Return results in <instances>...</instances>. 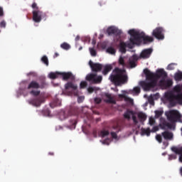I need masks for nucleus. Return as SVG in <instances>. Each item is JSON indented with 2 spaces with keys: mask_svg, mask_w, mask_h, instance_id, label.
Masks as SVG:
<instances>
[{
  "mask_svg": "<svg viewBox=\"0 0 182 182\" xmlns=\"http://www.w3.org/2000/svg\"><path fill=\"white\" fill-rule=\"evenodd\" d=\"M144 73L146 75V80L141 81L139 85L146 92L156 87L157 80L160 79V77H163V79L159 81V86L164 87V89H168V87L173 86V81L171 80H164L165 77H167V73L164 69L158 70L156 73L154 74L146 68L144 70Z\"/></svg>",
  "mask_w": 182,
  "mask_h": 182,
  "instance_id": "nucleus-1",
  "label": "nucleus"
},
{
  "mask_svg": "<svg viewBox=\"0 0 182 182\" xmlns=\"http://www.w3.org/2000/svg\"><path fill=\"white\" fill-rule=\"evenodd\" d=\"M129 35H130L129 42L132 45H137V43H141V41L144 43H150L154 41V38L151 36H146L144 32H140L134 29H131L128 31Z\"/></svg>",
  "mask_w": 182,
  "mask_h": 182,
  "instance_id": "nucleus-2",
  "label": "nucleus"
},
{
  "mask_svg": "<svg viewBox=\"0 0 182 182\" xmlns=\"http://www.w3.org/2000/svg\"><path fill=\"white\" fill-rule=\"evenodd\" d=\"M109 80L115 85V86H120L127 83L128 77L126 75V70L116 68L112 74L109 76Z\"/></svg>",
  "mask_w": 182,
  "mask_h": 182,
  "instance_id": "nucleus-3",
  "label": "nucleus"
},
{
  "mask_svg": "<svg viewBox=\"0 0 182 182\" xmlns=\"http://www.w3.org/2000/svg\"><path fill=\"white\" fill-rule=\"evenodd\" d=\"M165 97L168 100L170 106L173 107L177 105H182V93L174 95L173 92H167L165 94Z\"/></svg>",
  "mask_w": 182,
  "mask_h": 182,
  "instance_id": "nucleus-4",
  "label": "nucleus"
},
{
  "mask_svg": "<svg viewBox=\"0 0 182 182\" xmlns=\"http://www.w3.org/2000/svg\"><path fill=\"white\" fill-rule=\"evenodd\" d=\"M49 77L50 79H58V77H59V76H62L63 77V80H75V75H73V74L70 72H68V73H59V72H56V73H50L49 74Z\"/></svg>",
  "mask_w": 182,
  "mask_h": 182,
  "instance_id": "nucleus-5",
  "label": "nucleus"
},
{
  "mask_svg": "<svg viewBox=\"0 0 182 182\" xmlns=\"http://www.w3.org/2000/svg\"><path fill=\"white\" fill-rule=\"evenodd\" d=\"M68 92V95L70 96L72 95H73V96H79V91H77V85L73 83V82L70 81L68 82L67 83H65V91L63 92H66L67 90H70Z\"/></svg>",
  "mask_w": 182,
  "mask_h": 182,
  "instance_id": "nucleus-6",
  "label": "nucleus"
},
{
  "mask_svg": "<svg viewBox=\"0 0 182 182\" xmlns=\"http://www.w3.org/2000/svg\"><path fill=\"white\" fill-rule=\"evenodd\" d=\"M46 18H48L46 13H44L40 10L33 11V21L36 22V23H39L42 19L46 21Z\"/></svg>",
  "mask_w": 182,
  "mask_h": 182,
  "instance_id": "nucleus-7",
  "label": "nucleus"
},
{
  "mask_svg": "<svg viewBox=\"0 0 182 182\" xmlns=\"http://www.w3.org/2000/svg\"><path fill=\"white\" fill-rule=\"evenodd\" d=\"M85 79L87 82H92V83H101L102 80H103V77L102 75L97 76V74L90 73L87 75Z\"/></svg>",
  "mask_w": 182,
  "mask_h": 182,
  "instance_id": "nucleus-8",
  "label": "nucleus"
},
{
  "mask_svg": "<svg viewBox=\"0 0 182 182\" xmlns=\"http://www.w3.org/2000/svg\"><path fill=\"white\" fill-rule=\"evenodd\" d=\"M152 35L156 39H159V41H163V39H164V29L162 27L156 28L153 31Z\"/></svg>",
  "mask_w": 182,
  "mask_h": 182,
  "instance_id": "nucleus-9",
  "label": "nucleus"
},
{
  "mask_svg": "<svg viewBox=\"0 0 182 182\" xmlns=\"http://www.w3.org/2000/svg\"><path fill=\"white\" fill-rule=\"evenodd\" d=\"M46 85V82H45V80H43L40 84L38 82L33 80L29 83L27 89H43Z\"/></svg>",
  "mask_w": 182,
  "mask_h": 182,
  "instance_id": "nucleus-10",
  "label": "nucleus"
},
{
  "mask_svg": "<svg viewBox=\"0 0 182 182\" xmlns=\"http://www.w3.org/2000/svg\"><path fill=\"white\" fill-rule=\"evenodd\" d=\"M124 119H127V120H130V119H132V120L134 124H137V123H139V121L137 120V117H136V113L130 109H127L124 113Z\"/></svg>",
  "mask_w": 182,
  "mask_h": 182,
  "instance_id": "nucleus-11",
  "label": "nucleus"
},
{
  "mask_svg": "<svg viewBox=\"0 0 182 182\" xmlns=\"http://www.w3.org/2000/svg\"><path fill=\"white\" fill-rule=\"evenodd\" d=\"M107 33L108 36H112V35H114L115 36H120L122 32V30H119L117 27L109 26L107 29Z\"/></svg>",
  "mask_w": 182,
  "mask_h": 182,
  "instance_id": "nucleus-12",
  "label": "nucleus"
},
{
  "mask_svg": "<svg viewBox=\"0 0 182 182\" xmlns=\"http://www.w3.org/2000/svg\"><path fill=\"white\" fill-rule=\"evenodd\" d=\"M153 53V48H146L141 51L139 55V59H149Z\"/></svg>",
  "mask_w": 182,
  "mask_h": 182,
  "instance_id": "nucleus-13",
  "label": "nucleus"
},
{
  "mask_svg": "<svg viewBox=\"0 0 182 182\" xmlns=\"http://www.w3.org/2000/svg\"><path fill=\"white\" fill-rule=\"evenodd\" d=\"M89 65L90 66L92 72H100L103 68V65L100 63H94L92 60H90Z\"/></svg>",
  "mask_w": 182,
  "mask_h": 182,
  "instance_id": "nucleus-14",
  "label": "nucleus"
},
{
  "mask_svg": "<svg viewBox=\"0 0 182 182\" xmlns=\"http://www.w3.org/2000/svg\"><path fill=\"white\" fill-rule=\"evenodd\" d=\"M45 100L42 97H38L36 99L30 100L28 101L29 105H32L33 106H36V107H39L42 103H43Z\"/></svg>",
  "mask_w": 182,
  "mask_h": 182,
  "instance_id": "nucleus-15",
  "label": "nucleus"
},
{
  "mask_svg": "<svg viewBox=\"0 0 182 182\" xmlns=\"http://www.w3.org/2000/svg\"><path fill=\"white\" fill-rule=\"evenodd\" d=\"M140 59L138 55L134 54L129 58V66L131 68H136L137 66V64L136 63Z\"/></svg>",
  "mask_w": 182,
  "mask_h": 182,
  "instance_id": "nucleus-16",
  "label": "nucleus"
},
{
  "mask_svg": "<svg viewBox=\"0 0 182 182\" xmlns=\"http://www.w3.org/2000/svg\"><path fill=\"white\" fill-rule=\"evenodd\" d=\"M132 45H133L132 43V42L126 44V43L124 42H121L119 43V50L120 52H122V53H126V48H132Z\"/></svg>",
  "mask_w": 182,
  "mask_h": 182,
  "instance_id": "nucleus-17",
  "label": "nucleus"
},
{
  "mask_svg": "<svg viewBox=\"0 0 182 182\" xmlns=\"http://www.w3.org/2000/svg\"><path fill=\"white\" fill-rule=\"evenodd\" d=\"M132 45H133L132 43V42L126 44V43L124 42H121L119 43V50L120 52H122V53H126V48H132Z\"/></svg>",
  "mask_w": 182,
  "mask_h": 182,
  "instance_id": "nucleus-18",
  "label": "nucleus"
},
{
  "mask_svg": "<svg viewBox=\"0 0 182 182\" xmlns=\"http://www.w3.org/2000/svg\"><path fill=\"white\" fill-rule=\"evenodd\" d=\"M105 97H107V99L105 100L106 103H111L112 105H116V100H114V98L112 96V94L105 93Z\"/></svg>",
  "mask_w": 182,
  "mask_h": 182,
  "instance_id": "nucleus-19",
  "label": "nucleus"
},
{
  "mask_svg": "<svg viewBox=\"0 0 182 182\" xmlns=\"http://www.w3.org/2000/svg\"><path fill=\"white\" fill-rule=\"evenodd\" d=\"M161 134L165 140H171V139H173V133L168 131H165L162 132Z\"/></svg>",
  "mask_w": 182,
  "mask_h": 182,
  "instance_id": "nucleus-20",
  "label": "nucleus"
},
{
  "mask_svg": "<svg viewBox=\"0 0 182 182\" xmlns=\"http://www.w3.org/2000/svg\"><path fill=\"white\" fill-rule=\"evenodd\" d=\"M113 69V67L110 65H107L104 67V69L102 70V74L106 76L109 72H110Z\"/></svg>",
  "mask_w": 182,
  "mask_h": 182,
  "instance_id": "nucleus-21",
  "label": "nucleus"
},
{
  "mask_svg": "<svg viewBox=\"0 0 182 182\" xmlns=\"http://www.w3.org/2000/svg\"><path fill=\"white\" fill-rule=\"evenodd\" d=\"M171 151H173V153H176V154H179L180 156L182 155V146L179 148L177 146H173L171 148Z\"/></svg>",
  "mask_w": 182,
  "mask_h": 182,
  "instance_id": "nucleus-22",
  "label": "nucleus"
},
{
  "mask_svg": "<svg viewBox=\"0 0 182 182\" xmlns=\"http://www.w3.org/2000/svg\"><path fill=\"white\" fill-rule=\"evenodd\" d=\"M137 116H138V119L141 122H144V120H146V119H147V116H146V114H144L143 112H139Z\"/></svg>",
  "mask_w": 182,
  "mask_h": 182,
  "instance_id": "nucleus-23",
  "label": "nucleus"
},
{
  "mask_svg": "<svg viewBox=\"0 0 182 182\" xmlns=\"http://www.w3.org/2000/svg\"><path fill=\"white\" fill-rule=\"evenodd\" d=\"M175 80L176 82H181L182 80V72L176 73L174 76Z\"/></svg>",
  "mask_w": 182,
  "mask_h": 182,
  "instance_id": "nucleus-24",
  "label": "nucleus"
},
{
  "mask_svg": "<svg viewBox=\"0 0 182 182\" xmlns=\"http://www.w3.org/2000/svg\"><path fill=\"white\" fill-rule=\"evenodd\" d=\"M107 53L110 55H116V49L110 46L107 48Z\"/></svg>",
  "mask_w": 182,
  "mask_h": 182,
  "instance_id": "nucleus-25",
  "label": "nucleus"
},
{
  "mask_svg": "<svg viewBox=\"0 0 182 182\" xmlns=\"http://www.w3.org/2000/svg\"><path fill=\"white\" fill-rule=\"evenodd\" d=\"M118 63L119 66H122V68H125L126 62H124V58H123L122 56H120L119 58Z\"/></svg>",
  "mask_w": 182,
  "mask_h": 182,
  "instance_id": "nucleus-26",
  "label": "nucleus"
},
{
  "mask_svg": "<svg viewBox=\"0 0 182 182\" xmlns=\"http://www.w3.org/2000/svg\"><path fill=\"white\" fill-rule=\"evenodd\" d=\"M60 48L64 49V50H69V49H70V45H69L68 43H63L60 45Z\"/></svg>",
  "mask_w": 182,
  "mask_h": 182,
  "instance_id": "nucleus-27",
  "label": "nucleus"
},
{
  "mask_svg": "<svg viewBox=\"0 0 182 182\" xmlns=\"http://www.w3.org/2000/svg\"><path fill=\"white\" fill-rule=\"evenodd\" d=\"M41 62L44 63L46 66H49V60L48 59V57L46 55H43L41 58Z\"/></svg>",
  "mask_w": 182,
  "mask_h": 182,
  "instance_id": "nucleus-28",
  "label": "nucleus"
},
{
  "mask_svg": "<svg viewBox=\"0 0 182 182\" xmlns=\"http://www.w3.org/2000/svg\"><path fill=\"white\" fill-rule=\"evenodd\" d=\"M141 133L144 135L150 136V133H151V132L150 131V128H148L146 129H141Z\"/></svg>",
  "mask_w": 182,
  "mask_h": 182,
  "instance_id": "nucleus-29",
  "label": "nucleus"
},
{
  "mask_svg": "<svg viewBox=\"0 0 182 182\" xmlns=\"http://www.w3.org/2000/svg\"><path fill=\"white\" fill-rule=\"evenodd\" d=\"M176 63H171L167 66V70H174L176 68L174 66H176Z\"/></svg>",
  "mask_w": 182,
  "mask_h": 182,
  "instance_id": "nucleus-30",
  "label": "nucleus"
},
{
  "mask_svg": "<svg viewBox=\"0 0 182 182\" xmlns=\"http://www.w3.org/2000/svg\"><path fill=\"white\" fill-rule=\"evenodd\" d=\"M30 94L32 95L33 96H39V95H41V91H39V90H31L30 92Z\"/></svg>",
  "mask_w": 182,
  "mask_h": 182,
  "instance_id": "nucleus-31",
  "label": "nucleus"
},
{
  "mask_svg": "<svg viewBox=\"0 0 182 182\" xmlns=\"http://www.w3.org/2000/svg\"><path fill=\"white\" fill-rule=\"evenodd\" d=\"M90 53L91 56H96V55H97L96 50H95L93 48H90Z\"/></svg>",
  "mask_w": 182,
  "mask_h": 182,
  "instance_id": "nucleus-32",
  "label": "nucleus"
},
{
  "mask_svg": "<svg viewBox=\"0 0 182 182\" xmlns=\"http://www.w3.org/2000/svg\"><path fill=\"white\" fill-rule=\"evenodd\" d=\"M87 86V82L86 81H82L80 84V89H85Z\"/></svg>",
  "mask_w": 182,
  "mask_h": 182,
  "instance_id": "nucleus-33",
  "label": "nucleus"
},
{
  "mask_svg": "<svg viewBox=\"0 0 182 182\" xmlns=\"http://www.w3.org/2000/svg\"><path fill=\"white\" fill-rule=\"evenodd\" d=\"M100 134H101V137H106V136H109V131H106V130L101 131Z\"/></svg>",
  "mask_w": 182,
  "mask_h": 182,
  "instance_id": "nucleus-34",
  "label": "nucleus"
},
{
  "mask_svg": "<svg viewBox=\"0 0 182 182\" xmlns=\"http://www.w3.org/2000/svg\"><path fill=\"white\" fill-rule=\"evenodd\" d=\"M156 139L157 140V141H159V143L163 142V137L160 134H156Z\"/></svg>",
  "mask_w": 182,
  "mask_h": 182,
  "instance_id": "nucleus-35",
  "label": "nucleus"
},
{
  "mask_svg": "<svg viewBox=\"0 0 182 182\" xmlns=\"http://www.w3.org/2000/svg\"><path fill=\"white\" fill-rule=\"evenodd\" d=\"M155 114L156 117H160L163 114V111L156 110L155 111Z\"/></svg>",
  "mask_w": 182,
  "mask_h": 182,
  "instance_id": "nucleus-36",
  "label": "nucleus"
},
{
  "mask_svg": "<svg viewBox=\"0 0 182 182\" xmlns=\"http://www.w3.org/2000/svg\"><path fill=\"white\" fill-rule=\"evenodd\" d=\"M94 102L97 105H100V103H102V99L100 97H96V98H95Z\"/></svg>",
  "mask_w": 182,
  "mask_h": 182,
  "instance_id": "nucleus-37",
  "label": "nucleus"
},
{
  "mask_svg": "<svg viewBox=\"0 0 182 182\" xmlns=\"http://www.w3.org/2000/svg\"><path fill=\"white\" fill-rule=\"evenodd\" d=\"M174 89H175L176 92H178V93H180L181 92L182 88H181V86L177 85L175 87Z\"/></svg>",
  "mask_w": 182,
  "mask_h": 182,
  "instance_id": "nucleus-38",
  "label": "nucleus"
},
{
  "mask_svg": "<svg viewBox=\"0 0 182 182\" xmlns=\"http://www.w3.org/2000/svg\"><path fill=\"white\" fill-rule=\"evenodd\" d=\"M31 8H33V9H37V11H39V7H38V4L36 2L33 3Z\"/></svg>",
  "mask_w": 182,
  "mask_h": 182,
  "instance_id": "nucleus-39",
  "label": "nucleus"
},
{
  "mask_svg": "<svg viewBox=\"0 0 182 182\" xmlns=\"http://www.w3.org/2000/svg\"><path fill=\"white\" fill-rule=\"evenodd\" d=\"M6 22L5 21H2L0 23V28H6Z\"/></svg>",
  "mask_w": 182,
  "mask_h": 182,
  "instance_id": "nucleus-40",
  "label": "nucleus"
},
{
  "mask_svg": "<svg viewBox=\"0 0 182 182\" xmlns=\"http://www.w3.org/2000/svg\"><path fill=\"white\" fill-rule=\"evenodd\" d=\"M133 91L134 92V93H140V87H134Z\"/></svg>",
  "mask_w": 182,
  "mask_h": 182,
  "instance_id": "nucleus-41",
  "label": "nucleus"
},
{
  "mask_svg": "<svg viewBox=\"0 0 182 182\" xmlns=\"http://www.w3.org/2000/svg\"><path fill=\"white\" fill-rule=\"evenodd\" d=\"M154 123H156V121L153 118L150 117L149 118V124L151 126H153V125H154Z\"/></svg>",
  "mask_w": 182,
  "mask_h": 182,
  "instance_id": "nucleus-42",
  "label": "nucleus"
},
{
  "mask_svg": "<svg viewBox=\"0 0 182 182\" xmlns=\"http://www.w3.org/2000/svg\"><path fill=\"white\" fill-rule=\"evenodd\" d=\"M87 92L88 93H93V92H95V88H93V87H89L87 88Z\"/></svg>",
  "mask_w": 182,
  "mask_h": 182,
  "instance_id": "nucleus-43",
  "label": "nucleus"
},
{
  "mask_svg": "<svg viewBox=\"0 0 182 182\" xmlns=\"http://www.w3.org/2000/svg\"><path fill=\"white\" fill-rule=\"evenodd\" d=\"M169 160H176V159H177V156L174 155V154H171L169 155Z\"/></svg>",
  "mask_w": 182,
  "mask_h": 182,
  "instance_id": "nucleus-44",
  "label": "nucleus"
},
{
  "mask_svg": "<svg viewBox=\"0 0 182 182\" xmlns=\"http://www.w3.org/2000/svg\"><path fill=\"white\" fill-rule=\"evenodd\" d=\"M85 100V97H78L77 102L78 103H82Z\"/></svg>",
  "mask_w": 182,
  "mask_h": 182,
  "instance_id": "nucleus-45",
  "label": "nucleus"
},
{
  "mask_svg": "<svg viewBox=\"0 0 182 182\" xmlns=\"http://www.w3.org/2000/svg\"><path fill=\"white\" fill-rule=\"evenodd\" d=\"M111 136H112V139H117V133L111 132Z\"/></svg>",
  "mask_w": 182,
  "mask_h": 182,
  "instance_id": "nucleus-46",
  "label": "nucleus"
},
{
  "mask_svg": "<svg viewBox=\"0 0 182 182\" xmlns=\"http://www.w3.org/2000/svg\"><path fill=\"white\" fill-rule=\"evenodd\" d=\"M27 76H36V73L30 72V73H27Z\"/></svg>",
  "mask_w": 182,
  "mask_h": 182,
  "instance_id": "nucleus-47",
  "label": "nucleus"
},
{
  "mask_svg": "<svg viewBox=\"0 0 182 182\" xmlns=\"http://www.w3.org/2000/svg\"><path fill=\"white\" fill-rule=\"evenodd\" d=\"M166 126L168 129H172V127H173V124H171L170 123H166Z\"/></svg>",
  "mask_w": 182,
  "mask_h": 182,
  "instance_id": "nucleus-48",
  "label": "nucleus"
},
{
  "mask_svg": "<svg viewBox=\"0 0 182 182\" xmlns=\"http://www.w3.org/2000/svg\"><path fill=\"white\" fill-rule=\"evenodd\" d=\"M102 144H107V146H109V139L102 141Z\"/></svg>",
  "mask_w": 182,
  "mask_h": 182,
  "instance_id": "nucleus-49",
  "label": "nucleus"
},
{
  "mask_svg": "<svg viewBox=\"0 0 182 182\" xmlns=\"http://www.w3.org/2000/svg\"><path fill=\"white\" fill-rule=\"evenodd\" d=\"M0 16H4V9L0 7Z\"/></svg>",
  "mask_w": 182,
  "mask_h": 182,
  "instance_id": "nucleus-50",
  "label": "nucleus"
},
{
  "mask_svg": "<svg viewBox=\"0 0 182 182\" xmlns=\"http://www.w3.org/2000/svg\"><path fill=\"white\" fill-rule=\"evenodd\" d=\"M149 102L150 103V105H154V100H153V98L149 99Z\"/></svg>",
  "mask_w": 182,
  "mask_h": 182,
  "instance_id": "nucleus-51",
  "label": "nucleus"
},
{
  "mask_svg": "<svg viewBox=\"0 0 182 182\" xmlns=\"http://www.w3.org/2000/svg\"><path fill=\"white\" fill-rule=\"evenodd\" d=\"M79 39H80V36H77L75 38V42H77V41H79Z\"/></svg>",
  "mask_w": 182,
  "mask_h": 182,
  "instance_id": "nucleus-52",
  "label": "nucleus"
},
{
  "mask_svg": "<svg viewBox=\"0 0 182 182\" xmlns=\"http://www.w3.org/2000/svg\"><path fill=\"white\" fill-rule=\"evenodd\" d=\"M58 56H59V53H55L54 58H58Z\"/></svg>",
  "mask_w": 182,
  "mask_h": 182,
  "instance_id": "nucleus-53",
  "label": "nucleus"
},
{
  "mask_svg": "<svg viewBox=\"0 0 182 182\" xmlns=\"http://www.w3.org/2000/svg\"><path fill=\"white\" fill-rule=\"evenodd\" d=\"M48 154L49 156H55V154L53 152H49Z\"/></svg>",
  "mask_w": 182,
  "mask_h": 182,
  "instance_id": "nucleus-54",
  "label": "nucleus"
},
{
  "mask_svg": "<svg viewBox=\"0 0 182 182\" xmlns=\"http://www.w3.org/2000/svg\"><path fill=\"white\" fill-rule=\"evenodd\" d=\"M99 4L100 5V6H102V5H105V2H102V1H100L99 2Z\"/></svg>",
  "mask_w": 182,
  "mask_h": 182,
  "instance_id": "nucleus-55",
  "label": "nucleus"
},
{
  "mask_svg": "<svg viewBox=\"0 0 182 182\" xmlns=\"http://www.w3.org/2000/svg\"><path fill=\"white\" fill-rule=\"evenodd\" d=\"M119 97H122V98H123V97H124V95H123V94H119Z\"/></svg>",
  "mask_w": 182,
  "mask_h": 182,
  "instance_id": "nucleus-56",
  "label": "nucleus"
},
{
  "mask_svg": "<svg viewBox=\"0 0 182 182\" xmlns=\"http://www.w3.org/2000/svg\"><path fill=\"white\" fill-rule=\"evenodd\" d=\"M73 126H76V121L73 120Z\"/></svg>",
  "mask_w": 182,
  "mask_h": 182,
  "instance_id": "nucleus-57",
  "label": "nucleus"
},
{
  "mask_svg": "<svg viewBox=\"0 0 182 182\" xmlns=\"http://www.w3.org/2000/svg\"><path fill=\"white\" fill-rule=\"evenodd\" d=\"M179 161L182 163V155L179 156Z\"/></svg>",
  "mask_w": 182,
  "mask_h": 182,
  "instance_id": "nucleus-58",
  "label": "nucleus"
},
{
  "mask_svg": "<svg viewBox=\"0 0 182 182\" xmlns=\"http://www.w3.org/2000/svg\"><path fill=\"white\" fill-rule=\"evenodd\" d=\"M82 49H83V48H82V46H80V47L78 48V50H82Z\"/></svg>",
  "mask_w": 182,
  "mask_h": 182,
  "instance_id": "nucleus-59",
  "label": "nucleus"
},
{
  "mask_svg": "<svg viewBox=\"0 0 182 182\" xmlns=\"http://www.w3.org/2000/svg\"><path fill=\"white\" fill-rule=\"evenodd\" d=\"M92 45H96V41L95 40L92 41Z\"/></svg>",
  "mask_w": 182,
  "mask_h": 182,
  "instance_id": "nucleus-60",
  "label": "nucleus"
},
{
  "mask_svg": "<svg viewBox=\"0 0 182 182\" xmlns=\"http://www.w3.org/2000/svg\"><path fill=\"white\" fill-rule=\"evenodd\" d=\"M128 99H129L130 103H133V100H132V99H130V98H128Z\"/></svg>",
  "mask_w": 182,
  "mask_h": 182,
  "instance_id": "nucleus-61",
  "label": "nucleus"
},
{
  "mask_svg": "<svg viewBox=\"0 0 182 182\" xmlns=\"http://www.w3.org/2000/svg\"><path fill=\"white\" fill-rule=\"evenodd\" d=\"M180 173H181V176H182V167H181L180 168Z\"/></svg>",
  "mask_w": 182,
  "mask_h": 182,
  "instance_id": "nucleus-62",
  "label": "nucleus"
},
{
  "mask_svg": "<svg viewBox=\"0 0 182 182\" xmlns=\"http://www.w3.org/2000/svg\"><path fill=\"white\" fill-rule=\"evenodd\" d=\"M76 47L77 48V44L76 45Z\"/></svg>",
  "mask_w": 182,
  "mask_h": 182,
  "instance_id": "nucleus-63",
  "label": "nucleus"
},
{
  "mask_svg": "<svg viewBox=\"0 0 182 182\" xmlns=\"http://www.w3.org/2000/svg\"><path fill=\"white\" fill-rule=\"evenodd\" d=\"M116 127H119V126H117Z\"/></svg>",
  "mask_w": 182,
  "mask_h": 182,
  "instance_id": "nucleus-64",
  "label": "nucleus"
}]
</instances>
